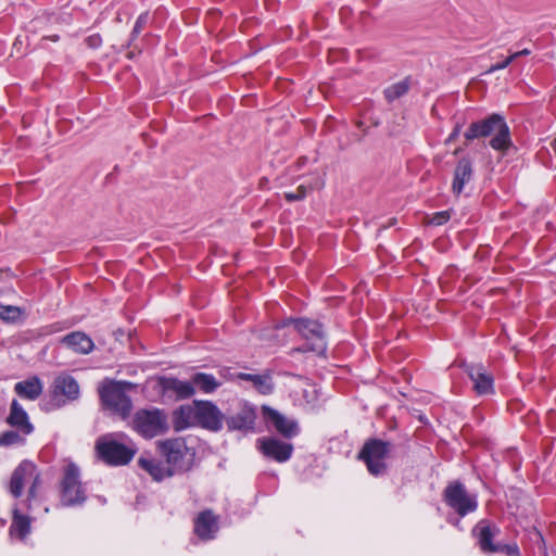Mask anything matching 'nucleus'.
I'll return each mask as SVG.
<instances>
[{"label": "nucleus", "instance_id": "nucleus-3", "mask_svg": "<svg viewBox=\"0 0 556 556\" xmlns=\"http://www.w3.org/2000/svg\"><path fill=\"white\" fill-rule=\"evenodd\" d=\"M99 457L109 465L122 466L128 464L135 454L137 447L132 443H122L113 435L100 438L96 444Z\"/></svg>", "mask_w": 556, "mask_h": 556}, {"label": "nucleus", "instance_id": "nucleus-31", "mask_svg": "<svg viewBox=\"0 0 556 556\" xmlns=\"http://www.w3.org/2000/svg\"><path fill=\"white\" fill-rule=\"evenodd\" d=\"M307 188L303 185L299 186L295 192H286L285 197L288 201H299L306 197Z\"/></svg>", "mask_w": 556, "mask_h": 556}, {"label": "nucleus", "instance_id": "nucleus-17", "mask_svg": "<svg viewBox=\"0 0 556 556\" xmlns=\"http://www.w3.org/2000/svg\"><path fill=\"white\" fill-rule=\"evenodd\" d=\"M61 344L77 354H89L93 348V341L85 332L73 331L61 339Z\"/></svg>", "mask_w": 556, "mask_h": 556}, {"label": "nucleus", "instance_id": "nucleus-1", "mask_svg": "<svg viewBox=\"0 0 556 556\" xmlns=\"http://www.w3.org/2000/svg\"><path fill=\"white\" fill-rule=\"evenodd\" d=\"M488 136L493 137L490 146L494 150L506 151L511 146L509 128L504 118L498 114H493L483 121L472 123L465 132L467 140Z\"/></svg>", "mask_w": 556, "mask_h": 556}, {"label": "nucleus", "instance_id": "nucleus-25", "mask_svg": "<svg viewBox=\"0 0 556 556\" xmlns=\"http://www.w3.org/2000/svg\"><path fill=\"white\" fill-rule=\"evenodd\" d=\"M30 532V519L24 515L18 514L17 509L14 510L13 521L10 528V533L14 538L23 540Z\"/></svg>", "mask_w": 556, "mask_h": 556}, {"label": "nucleus", "instance_id": "nucleus-6", "mask_svg": "<svg viewBox=\"0 0 556 556\" xmlns=\"http://www.w3.org/2000/svg\"><path fill=\"white\" fill-rule=\"evenodd\" d=\"M168 428L165 414L156 408L140 409L132 419V429L147 439L161 435Z\"/></svg>", "mask_w": 556, "mask_h": 556}, {"label": "nucleus", "instance_id": "nucleus-27", "mask_svg": "<svg viewBox=\"0 0 556 556\" xmlns=\"http://www.w3.org/2000/svg\"><path fill=\"white\" fill-rule=\"evenodd\" d=\"M239 378L251 381L262 394H268L273 390L271 379L267 375L240 374Z\"/></svg>", "mask_w": 556, "mask_h": 556}, {"label": "nucleus", "instance_id": "nucleus-10", "mask_svg": "<svg viewBox=\"0 0 556 556\" xmlns=\"http://www.w3.org/2000/svg\"><path fill=\"white\" fill-rule=\"evenodd\" d=\"M444 496L448 506L456 510L460 516H465L477 508L476 497L469 495L460 483L450 484L445 489Z\"/></svg>", "mask_w": 556, "mask_h": 556}, {"label": "nucleus", "instance_id": "nucleus-33", "mask_svg": "<svg viewBox=\"0 0 556 556\" xmlns=\"http://www.w3.org/2000/svg\"><path fill=\"white\" fill-rule=\"evenodd\" d=\"M448 219H450L448 212H446V211L439 212V213L434 214L433 217L431 218V224L439 226V225H443Z\"/></svg>", "mask_w": 556, "mask_h": 556}, {"label": "nucleus", "instance_id": "nucleus-16", "mask_svg": "<svg viewBox=\"0 0 556 556\" xmlns=\"http://www.w3.org/2000/svg\"><path fill=\"white\" fill-rule=\"evenodd\" d=\"M198 425V403L181 405L173 414L175 430L181 431Z\"/></svg>", "mask_w": 556, "mask_h": 556}, {"label": "nucleus", "instance_id": "nucleus-26", "mask_svg": "<svg viewBox=\"0 0 556 556\" xmlns=\"http://www.w3.org/2000/svg\"><path fill=\"white\" fill-rule=\"evenodd\" d=\"M191 380L192 386L204 393H212L220 386V382L217 381L214 376L204 372L193 375Z\"/></svg>", "mask_w": 556, "mask_h": 556}, {"label": "nucleus", "instance_id": "nucleus-21", "mask_svg": "<svg viewBox=\"0 0 556 556\" xmlns=\"http://www.w3.org/2000/svg\"><path fill=\"white\" fill-rule=\"evenodd\" d=\"M160 386L165 392H173L179 399H187L193 395L194 387L192 386V380L190 381H181L177 378H161Z\"/></svg>", "mask_w": 556, "mask_h": 556}, {"label": "nucleus", "instance_id": "nucleus-34", "mask_svg": "<svg viewBox=\"0 0 556 556\" xmlns=\"http://www.w3.org/2000/svg\"><path fill=\"white\" fill-rule=\"evenodd\" d=\"M513 61H514V60H513V58L509 55V56H508V58H506L503 62H501V63H496V64L492 65V66L489 68L488 73H493V72H495V71L504 70V68H506V67H507V66H508Z\"/></svg>", "mask_w": 556, "mask_h": 556}, {"label": "nucleus", "instance_id": "nucleus-2", "mask_svg": "<svg viewBox=\"0 0 556 556\" xmlns=\"http://www.w3.org/2000/svg\"><path fill=\"white\" fill-rule=\"evenodd\" d=\"M157 447L173 475L187 471L194 460V451L189 447L185 439L176 438L157 442Z\"/></svg>", "mask_w": 556, "mask_h": 556}, {"label": "nucleus", "instance_id": "nucleus-15", "mask_svg": "<svg viewBox=\"0 0 556 556\" xmlns=\"http://www.w3.org/2000/svg\"><path fill=\"white\" fill-rule=\"evenodd\" d=\"M218 531L217 517L211 510L199 514L194 520V532L201 540H211Z\"/></svg>", "mask_w": 556, "mask_h": 556}, {"label": "nucleus", "instance_id": "nucleus-8", "mask_svg": "<svg viewBox=\"0 0 556 556\" xmlns=\"http://www.w3.org/2000/svg\"><path fill=\"white\" fill-rule=\"evenodd\" d=\"M389 454V443L380 440H370L363 446L359 458L365 462L371 475L379 476L386 471V459Z\"/></svg>", "mask_w": 556, "mask_h": 556}, {"label": "nucleus", "instance_id": "nucleus-36", "mask_svg": "<svg viewBox=\"0 0 556 556\" xmlns=\"http://www.w3.org/2000/svg\"><path fill=\"white\" fill-rule=\"evenodd\" d=\"M462 126L457 124L452 131V134L448 136L447 141H453L459 134H460Z\"/></svg>", "mask_w": 556, "mask_h": 556}, {"label": "nucleus", "instance_id": "nucleus-22", "mask_svg": "<svg viewBox=\"0 0 556 556\" xmlns=\"http://www.w3.org/2000/svg\"><path fill=\"white\" fill-rule=\"evenodd\" d=\"M42 382L36 376L20 381L14 387V391L17 393L18 396L30 401L38 399L42 393Z\"/></svg>", "mask_w": 556, "mask_h": 556}, {"label": "nucleus", "instance_id": "nucleus-18", "mask_svg": "<svg viewBox=\"0 0 556 556\" xmlns=\"http://www.w3.org/2000/svg\"><path fill=\"white\" fill-rule=\"evenodd\" d=\"M468 376L473 382V389L479 394H488L493 391V377L481 365H470L467 368Z\"/></svg>", "mask_w": 556, "mask_h": 556}, {"label": "nucleus", "instance_id": "nucleus-29", "mask_svg": "<svg viewBox=\"0 0 556 556\" xmlns=\"http://www.w3.org/2000/svg\"><path fill=\"white\" fill-rule=\"evenodd\" d=\"M22 311L17 306L0 304V318L4 321L14 323L21 318Z\"/></svg>", "mask_w": 556, "mask_h": 556}, {"label": "nucleus", "instance_id": "nucleus-20", "mask_svg": "<svg viewBox=\"0 0 556 556\" xmlns=\"http://www.w3.org/2000/svg\"><path fill=\"white\" fill-rule=\"evenodd\" d=\"M138 465L155 481H161L165 478L174 476L166 462L163 463L150 457L141 456L138 459Z\"/></svg>", "mask_w": 556, "mask_h": 556}, {"label": "nucleus", "instance_id": "nucleus-19", "mask_svg": "<svg viewBox=\"0 0 556 556\" xmlns=\"http://www.w3.org/2000/svg\"><path fill=\"white\" fill-rule=\"evenodd\" d=\"M473 174L472 163L469 159L463 157L458 161L452 184V191L454 194L459 195L465 186L471 180Z\"/></svg>", "mask_w": 556, "mask_h": 556}, {"label": "nucleus", "instance_id": "nucleus-35", "mask_svg": "<svg viewBox=\"0 0 556 556\" xmlns=\"http://www.w3.org/2000/svg\"><path fill=\"white\" fill-rule=\"evenodd\" d=\"M148 18H149L148 13H143V14H141V15L138 17V20H137V22H136V24H135L134 33H136V34L140 33V31H141V29L143 28V26L147 24Z\"/></svg>", "mask_w": 556, "mask_h": 556}, {"label": "nucleus", "instance_id": "nucleus-30", "mask_svg": "<svg viewBox=\"0 0 556 556\" xmlns=\"http://www.w3.org/2000/svg\"><path fill=\"white\" fill-rule=\"evenodd\" d=\"M24 437H22L16 431H8L0 435V445H15L24 442Z\"/></svg>", "mask_w": 556, "mask_h": 556}, {"label": "nucleus", "instance_id": "nucleus-28", "mask_svg": "<svg viewBox=\"0 0 556 556\" xmlns=\"http://www.w3.org/2000/svg\"><path fill=\"white\" fill-rule=\"evenodd\" d=\"M408 91V84L406 81L396 83L384 90L386 98L388 101H394L395 99L404 96Z\"/></svg>", "mask_w": 556, "mask_h": 556}, {"label": "nucleus", "instance_id": "nucleus-4", "mask_svg": "<svg viewBox=\"0 0 556 556\" xmlns=\"http://www.w3.org/2000/svg\"><path fill=\"white\" fill-rule=\"evenodd\" d=\"M134 388L130 382L108 381L99 390L102 403L110 409L127 417L131 410V401L126 392Z\"/></svg>", "mask_w": 556, "mask_h": 556}, {"label": "nucleus", "instance_id": "nucleus-13", "mask_svg": "<svg viewBox=\"0 0 556 556\" xmlns=\"http://www.w3.org/2000/svg\"><path fill=\"white\" fill-rule=\"evenodd\" d=\"M263 413L266 421L269 422L281 435L286 438H293L298 434V424L293 419L287 418L277 410L267 406L263 407Z\"/></svg>", "mask_w": 556, "mask_h": 556}, {"label": "nucleus", "instance_id": "nucleus-32", "mask_svg": "<svg viewBox=\"0 0 556 556\" xmlns=\"http://www.w3.org/2000/svg\"><path fill=\"white\" fill-rule=\"evenodd\" d=\"M251 422L252 420L249 417L242 418L240 416H235L230 419L229 427L233 429H242L250 426Z\"/></svg>", "mask_w": 556, "mask_h": 556}, {"label": "nucleus", "instance_id": "nucleus-11", "mask_svg": "<svg viewBox=\"0 0 556 556\" xmlns=\"http://www.w3.org/2000/svg\"><path fill=\"white\" fill-rule=\"evenodd\" d=\"M52 397L58 406H62L79 396L78 382L67 374L59 375L53 382Z\"/></svg>", "mask_w": 556, "mask_h": 556}, {"label": "nucleus", "instance_id": "nucleus-14", "mask_svg": "<svg viewBox=\"0 0 556 556\" xmlns=\"http://www.w3.org/2000/svg\"><path fill=\"white\" fill-rule=\"evenodd\" d=\"M222 420L223 415L215 405L210 402H198V425L217 431L222 428Z\"/></svg>", "mask_w": 556, "mask_h": 556}, {"label": "nucleus", "instance_id": "nucleus-12", "mask_svg": "<svg viewBox=\"0 0 556 556\" xmlns=\"http://www.w3.org/2000/svg\"><path fill=\"white\" fill-rule=\"evenodd\" d=\"M262 453L279 463L287 462L292 454L293 446L275 438H262L257 440Z\"/></svg>", "mask_w": 556, "mask_h": 556}, {"label": "nucleus", "instance_id": "nucleus-23", "mask_svg": "<svg viewBox=\"0 0 556 556\" xmlns=\"http://www.w3.org/2000/svg\"><path fill=\"white\" fill-rule=\"evenodd\" d=\"M8 420L12 426L18 427L23 431L24 435H27L33 431V426L28 422L26 412L15 400L12 402L11 414Z\"/></svg>", "mask_w": 556, "mask_h": 556}, {"label": "nucleus", "instance_id": "nucleus-24", "mask_svg": "<svg viewBox=\"0 0 556 556\" xmlns=\"http://www.w3.org/2000/svg\"><path fill=\"white\" fill-rule=\"evenodd\" d=\"M475 532L477 533L479 545L483 552L501 551L500 545L492 543V539L494 536L493 530L484 521L477 525Z\"/></svg>", "mask_w": 556, "mask_h": 556}, {"label": "nucleus", "instance_id": "nucleus-7", "mask_svg": "<svg viewBox=\"0 0 556 556\" xmlns=\"http://www.w3.org/2000/svg\"><path fill=\"white\" fill-rule=\"evenodd\" d=\"M28 483H30L28 496L34 498L39 484V473L31 462L24 460L14 469L9 483V491L14 497H18Z\"/></svg>", "mask_w": 556, "mask_h": 556}, {"label": "nucleus", "instance_id": "nucleus-9", "mask_svg": "<svg viewBox=\"0 0 556 556\" xmlns=\"http://www.w3.org/2000/svg\"><path fill=\"white\" fill-rule=\"evenodd\" d=\"M61 501L63 505H75L85 501V490L79 479V469L73 463L67 464L64 468Z\"/></svg>", "mask_w": 556, "mask_h": 556}, {"label": "nucleus", "instance_id": "nucleus-38", "mask_svg": "<svg viewBox=\"0 0 556 556\" xmlns=\"http://www.w3.org/2000/svg\"><path fill=\"white\" fill-rule=\"evenodd\" d=\"M89 41H90L91 46L97 47L100 43V38L99 37H91V38H89Z\"/></svg>", "mask_w": 556, "mask_h": 556}, {"label": "nucleus", "instance_id": "nucleus-5", "mask_svg": "<svg viewBox=\"0 0 556 556\" xmlns=\"http://www.w3.org/2000/svg\"><path fill=\"white\" fill-rule=\"evenodd\" d=\"M293 324L298 332L306 340V344L302 348L295 349L299 352H314L316 354H324L326 352V340L320 324L308 319H287L282 323V327Z\"/></svg>", "mask_w": 556, "mask_h": 556}, {"label": "nucleus", "instance_id": "nucleus-37", "mask_svg": "<svg viewBox=\"0 0 556 556\" xmlns=\"http://www.w3.org/2000/svg\"><path fill=\"white\" fill-rule=\"evenodd\" d=\"M528 54H530V51L528 49H523L521 51L513 53L510 56L513 58V60H516L517 58H519L521 55H528Z\"/></svg>", "mask_w": 556, "mask_h": 556}]
</instances>
